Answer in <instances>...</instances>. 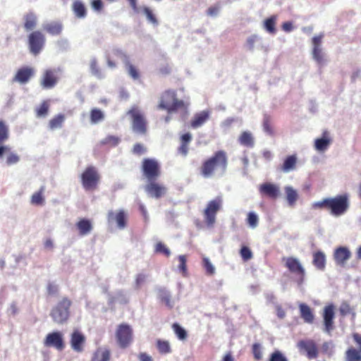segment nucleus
<instances>
[{"label": "nucleus", "instance_id": "nucleus-26", "mask_svg": "<svg viewBox=\"0 0 361 361\" xmlns=\"http://www.w3.org/2000/svg\"><path fill=\"white\" fill-rule=\"evenodd\" d=\"M209 117L208 111H202L196 114L190 122V126L193 128H197L202 126Z\"/></svg>", "mask_w": 361, "mask_h": 361}, {"label": "nucleus", "instance_id": "nucleus-35", "mask_svg": "<svg viewBox=\"0 0 361 361\" xmlns=\"http://www.w3.org/2000/svg\"><path fill=\"white\" fill-rule=\"evenodd\" d=\"M297 163V157L295 154L288 156L281 166V171L287 173L295 169Z\"/></svg>", "mask_w": 361, "mask_h": 361}, {"label": "nucleus", "instance_id": "nucleus-63", "mask_svg": "<svg viewBox=\"0 0 361 361\" xmlns=\"http://www.w3.org/2000/svg\"><path fill=\"white\" fill-rule=\"evenodd\" d=\"M47 290L48 295H54L58 293L59 288L56 284L53 283H49L47 287Z\"/></svg>", "mask_w": 361, "mask_h": 361}, {"label": "nucleus", "instance_id": "nucleus-61", "mask_svg": "<svg viewBox=\"0 0 361 361\" xmlns=\"http://www.w3.org/2000/svg\"><path fill=\"white\" fill-rule=\"evenodd\" d=\"M91 6L96 11H101L103 9L104 4L102 0H92Z\"/></svg>", "mask_w": 361, "mask_h": 361}, {"label": "nucleus", "instance_id": "nucleus-2", "mask_svg": "<svg viewBox=\"0 0 361 361\" xmlns=\"http://www.w3.org/2000/svg\"><path fill=\"white\" fill-rule=\"evenodd\" d=\"M349 207V197L347 194L338 195L334 197L324 198L312 204V208L324 209L334 216L343 215L348 210Z\"/></svg>", "mask_w": 361, "mask_h": 361}, {"label": "nucleus", "instance_id": "nucleus-40", "mask_svg": "<svg viewBox=\"0 0 361 361\" xmlns=\"http://www.w3.org/2000/svg\"><path fill=\"white\" fill-rule=\"evenodd\" d=\"M158 296L161 302L164 303L166 307L170 309L173 307L171 295L168 290L165 288H160L158 292Z\"/></svg>", "mask_w": 361, "mask_h": 361}, {"label": "nucleus", "instance_id": "nucleus-36", "mask_svg": "<svg viewBox=\"0 0 361 361\" xmlns=\"http://www.w3.org/2000/svg\"><path fill=\"white\" fill-rule=\"evenodd\" d=\"M313 264L319 270H324L326 266V257L325 255L321 252L317 251L313 255Z\"/></svg>", "mask_w": 361, "mask_h": 361}, {"label": "nucleus", "instance_id": "nucleus-31", "mask_svg": "<svg viewBox=\"0 0 361 361\" xmlns=\"http://www.w3.org/2000/svg\"><path fill=\"white\" fill-rule=\"evenodd\" d=\"M329 133L327 131L323 133V137L317 138L314 142V147L318 151L326 150L331 143V139L328 137Z\"/></svg>", "mask_w": 361, "mask_h": 361}, {"label": "nucleus", "instance_id": "nucleus-55", "mask_svg": "<svg viewBox=\"0 0 361 361\" xmlns=\"http://www.w3.org/2000/svg\"><path fill=\"white\" fill-rule=\"evenodd\" d=\"M353 308L347 302H343L339 307V312L342 317L350 314L352 312Z\"/></svg>", "mask_w": 361, "mask_h": 361}, {"label": "nucleus", "instance_id": "nucleus-62", "mask_svg": "<svg viewBox=\"0 0 361 361\" xmlns=\"http://www.w3.org/2000/svg\"><path fill=\"white\" fill-rule=\"evenodd\" d=\"M113 54L115 57L122 59L125 63L126 61H128V56L120 49H114L113 51Z\"/></svg>", "mask_w": 361, "mask_h": 361}, {"label": "nucleus", "instance_id": "nucleus-37", "mask_svg": "<svg viewBox=\"0 0 361 361\" xmlns=\"http://www.w3.org/2000/svg\"><path fill=\"white\" fill-rule=\"evenodd\" d=\"M65 116L62 114H59L54 116L49 121V129L53 130L55 129L61 128L65 121Z\"/></svg>", "mask_w": 361, "mask_h": 361}, {"label": "nucleus", "instance_id": "nucleus-14", "mask_svg": "<svg viewBox=\"0 0 361 361\" xmlns=\"http://www.w3.org/2000/svg\"><path fill=\"white\" fill-rule=\"evenodd\" d=\"M59 80V71L56 69H47L42 74L40 85L44 89H51Z\"/></svg>", "mask_w": 361, "mask_h": 361}, {"label": "nucleus", "instance_id": "nucleus-58", "mask_svg": "<svg viewBox=\"0 0 361 361\" xmlns=\"http://www.w3.org/2000/svg\"><path fill=\"white\" fill-rule=\"evenodd\" d=\"M247 223L252 228H255L258 224L257 216L253 212H250L247 215Z\"/></svg>", "mask_w": 361, "mask_h": 361}, {"label": "nucleus", "instance_id": "nucleus-47", "mask_svg": "<svg viewBox=\"0 0 361 361\" xmlns=\"http://www.w3.org/2000/svg\"><path fill=\"white\" fill-rule=\"evenodd\" d=\"M276 20L275 16H271L264 21V27L269 33L274 34L276 31L275 27Z\"/></svg>", "mask_w": 361, "mask_h": 361}, {"label": "nucleus", "instance_id": "nucleus-48", "mask_svg": "<svg viewBox=\"0 0 361 361\" xmlns=\"http://www.w3.org/2000/svg\"><path fill=\"white\" fill-rule=\"evenodd\" d=\"M263 129L269 135H273L274 130L271 126V118L269 115H264L263 118Z\"/></svg>", "mask_w": 361, "mask_h": 361}, {"label": "nucleus", "instance_id": "nucleus-52", "mask_svg": "<svg viewBox=\"0 0 361 361\" xmlns=\"http://www.w3.org/2000/svg\"><path fill=\"white\" fill-rule=\"evenodd\" d=\"M155 252L157 253H161L166 257L171 254L169 249L161 242H158L155 245Z\"/></svg>", "mask_w": 361, "mask_h": 361}, {"label": "nucleus", "instance_id": "nucleus-49", "mask_svg": "<svg viewBox=\"0 0 361 361\" xmlns=\"http://www.w3.org/2000/svg\"><path fill=\"white\" fill-rule=\"evenodd\" d=\"M125 64L130 76L134 80H137L140 78V74L136 67L131 64L129 61H126Z\"/></svg>", "mask_w": 361, "mask_h": 361}, {"label": "nucleus", "instance_id": "nucleus-18", "mask_svg": "<svg viewBox=\"0 0 361 361\" xmlns=\"http://www.w3.org/2000/svg\"><path fill=\"white\" fill-rule=\"evenodd\" d=\"M35 68L30 66H23L18 68L13 78V82L26 84L35 75Z\"/></svg>", "mask_w": 361, "mask_h": 361}, {"label": "nucleus", "instance_id": "nucleus-11", "mask_svg": "<svg viewBox=\"0 0 361 361\" xmlns=\"http://www.w3.org/2000/svg\"><path fill=\"white\" fill-rule=\"evenodd\" d=\"M116 338L120 348H128L133 341V330L127 324H119L116 331Z\"/></svg>", "mask_w": 361, "mask_h": 361}, {"label": "nucleus", "instance_id": "nucleus-13", "mask_svg": "<svg viewBox=\"0 0 361 361\" xmlns=\"http://www.w3.org/2000/svg\"><path fill=\"white\" fill-rule=\"evenodd\" d=\"M44 345L46 347H53L57 350L62 351L65 348L63 334L60 331H54L47 335Z\"/></svg>", "mask_w": 361, "mask_h": 361}, {"label": "nucleus", "instance_id": "nucleus-21", "mask_svg": "<svg viewBox=\"0 0 361 361\" xmlns=\"http://www.w3.org/2000/svg\"><path fill=\"white\" fill-rule=\"evenodd\" d=\"M259 193L262 196L275 200L280 195V189L278 185L271 183H264L259 185Z\"/></svg>", "mask_w": 361, "mask_h": 361}, {"label": "nucleus", "instance_id": "nucleus-19", "mask_svg": "<svg viewBox=\"0 0 361 361\" xmlns=\"http://www.w3.org/2000/svg\"><path fill=\"white\" fill-rule=\"evenodd\" d=\"M166 188L155 180L149 181L145 185V191L149 195L156 199L163 197L166 193Z\"/></svg>", "mask_w": 361, "mask_h": 361}, {"label": "nucleus", "instance_id": "nucleus-54", "mask_svg": "<svg viewBox=\"0 0 361 361\" xmlns=\"http://www.w3.org/2000/svg\"><path fill=\"white\" fill-rule=\"evenodd\" d=\"M203 267L206 270V273L208 275H213L215 273V268L207 257H204L202 259Z\"/></svg>", "mask_w": 361, "mask_h": 361}, {"label": "nucleus", "instance_id": "nucleus-5", "mask_svg": "<svg viewBox=\"0 0 361 361\" xmlns=\"http://www.w3.org/2000/svg\"><path fill=\"white\" fill-rule=\"evenodd\" d=\"M100 178L101 177L97 169L93 166L86 167L80 175L82 188L86 191L97 190Z\"/></svg>", "mask_w": 361, "mask_h": 361}, {"label": "nucleus", "instance_id": "nucleus-23", "mask_svg": "<svg viewBox=\"0 0 361 361\" xmlns=\"http://www.w3.org/2000/svg\"><path fill=\"white\" fill-rule=\"evenodd\" d=\"M4 153L8 154L6 161L7 165H13L20 161V157L16 153L11 152V148L8 145H0V158L2 157Z\"/></svg>", "mask_w": 361, "mask_h": 361}, {"label": "nucleus", "instance_id": "nucleus-16", "mask_svg": "<svg viewBox=\"0 0 361 361\" xmlns=\"http://www.w3.org/2000/svg\"><path fill=\"white\" fill-rule=\"evenodd\" d=\"M353 338L358 345L360 350L353 347L349 348L345 353V361H361V334L354 333Z\"/></svg>", "mask_w": 361, "mask_h": 361}, {"label": "nucleus", "instance_id": "nucleus-28", "mask_svg": "<svg viewBox=\"0 0 361 361\" xmlns=\"http://www.w3.org/2000/svg\"><path fill=\"white\" fill-rule=\"evenodd\" d=\"M111 351L107 348H97L92 355L91 361H109Z\"/></svg>", "mask_w": 361, "mask_h": 361}, {"label": "nucleus", "instance_id": "nucleus-56", "mask_svg": "<svg viewBox=\"0 0 361 361\" xmlns=\"http://www.w3.org/2000/svg\"><path fill=\"white\" fill-rule=\"evenodd\" d=\"M240 253L244 261H247L252 257V253L250 249L247 246H243L240 249Z\"/></svg>", "mask_w": 361, "mask_h": 361}, {"label": "nucleus", "instance_id": "nucleus-24", "mask_svg": "<svg viewBox=\"0 0 361 361\" xmlns=\"http://www.w3.org/2000/svg\"><path fill=\"white\" fill-rule=\"evenodd\" d=\"M108 217L109 221L115 220L119 228L123 229L126 226L127 215L123 210H120L116 214L110 212L108 214Z\"/></svg>", "mask_w": 361, "mask_h": 361}, {"label": "nucleus", "instance_id": "nucleus-44", "mask_svg": "<svg viewBox=\"0 0 361 361\" xmlns=\"http://www.w3.org/2000/svg\"><path fill=\"white\" fill-rule=\"evenodd\" d=\"M49 104L47 101H44L40 106L36 109L37 117H45L49 112Z\"/></svg>", "mask_w": 361, "mask_h": 361}, {"label": "nucleus", "instance_id": "nucleus-51", "mask_svg": "<svg viewBox=\"0 0 361 361\" xmlns=\"http://www.w3.org/2000/svg\"><path fill=\"white\" fill-rule=\"evenodd\" d=\"M142 11L145 14L147 20L152 23L153 25H158V20L155 16L154 15L152 11L148 8V7H143Z\"/></svg>", "mask_w": 361, "mask_h": 361}, {"label": "nucleus", "instance_id": "nucleus-32", "mask_svg": "<svg viewBox=\"0 0 361 361\" xmlns=\"http://www.w3.org/2000/svg\"><path fill=\"white\" fill-rule=\"evenodd\" d=\"M76 227L80 235H86L90 233L92 229V225L90 220L86 219H80L77 224Z\"/></svg>", "mask_w": 361, "mask_h": 361}, {"label": "nucleus", "instance_id": "nucleus-53", "mask_svg": "<svg viewBox=\"0 0 361 361\" xmlns=\"http://www.w3.org/2000/svg\"><path fill=\"white\" fill-rule=\"evenodd\" d=\"M252 353L253 354L255 360H261L262 358L261 345L258 343H255L252 345Z\"/></svg>", "mask_w": 361, "mask_h": 361}, {"label": "nucleus", "instance_id": "nucleus-59", "mask_svg": "<svg viewBox=\"0 0 361 361\" xmlns=\"http://www.w3.org/2000/svg\"><path fill=\"white\" fill-rule=\"evenodd\" d=\"M132 152L135 154L141 155L146 152V148L144 147L143 145L140 143H136L134 145Z\"/></svg>", "mask_w": 361, "mask_h": 361}, {"label": "nucleus", "instance_id": "nucleus-34", "mask_svg": "<svg viewBox=\"0 0 361 361\" xmlns=\"http://www.w3.org/2000/svg\"><path fill=\"white\" fill-rule=\"evenodd\" d=\"M37 23V18L36 15L30 12L24 16V28L27 31L32 30L35 28Z\"/></svg>", "mask_w": 361, "mask_h": 361}, {"label": "nucleus", "instance_id": "nucleus-38", "mask_svg": "<svg viewBox=\"0 0 361 361\" xmlns=\"http://www.w3.org/2000/svg\"><path fill=\"white\" fill-rule=\"evenodd\" d=\"M105 118L104 113L99 109L93 108L90 112V122L93 124L102 121Z\"/></svg>", "mask_w": 361, "mask_h": 361}, {"label": "nucleus", "instance_id": "nucleus-43", "mask_svg": "<svg viewBox=\"0 0 361 361\" xmlns=\"http://www.w3.org/2000/svg\"><path fill=\"white\" fill-rule=\"evenodd\" d=\"M157 348L161 354H168L171 352L169 342L167 341L158 339L157 341Z\"/></svg>", "mask_w": 361, "mask_h": 361}, {"label": "nucleus", "instance_id": "nucleus-57", "mask_svg": "<svg viewBox=\"0 0 361 361\" xmlns=\"http://www.w3.org/2000/svg\"><path fill=\"white\" fill-rule=\"evenodd\" d=\"M179 265L178 268L180 271L183 273V275H185L187 273V265H186V256L185 255H180L178 257Z\"/></svg>", "mask_w": 361, "mask_h": 361}, {"label": "nucleus", "instance_id": "nucleus-45", "mask_svg": "<svg viewBox=\"0 0 361 361\" xmlns=\"http://www.w3.org/2000/svg\"><path fill=\"white\" fill-rule=\"evenodd\" d=\"M120 142V138L114 135H108L103 139L100 144L102 145H109L111 147H116Z\"/></svg>", "mask_w": 361, "mask_h": 361}, {"label": "nucleus", "instance_id": "nucleus-10", "mask_svg": "<svg viewBox=\"0 0 361 361\" xmlns=\"http://www.w3.org/2000/svg\"><path fill=\"white\" fill-rule=\"evenodd\" d=\"M30 51L35 56L39 54L43 49L46 38L39 30L32 31L27 37Z\"/></svg>", "mask_w": 361, "mask_h": 361}, {"label": "nucleus", "instance_id": "nucleus-20", "mask_svg": "<svg viewBox=\"0 0 361 361\" xmlns=\"http://www.w3.org/2000/svg\"><path fill=\"white\" fill-rule=\"evenodd\" d=\"M85 341V336L78 330L73 331L71 335V346L77 353H82L83 351Z\"/></svg>", "mask_w": 361, "mask_h": 361}, {"label": "nucleus", "instance_id": "nucleus-30", "mask_svg": "<svg viewBox=\"0 0 361 361\" xmlns=\"http://www.w3.org/2000/svg\"><path fill=\"white\" fill-rule=\"evenodd\" d=\"M300 316L303 320L308 324H312L314 317L311 308L306 304L302 303L299 305Z\"/></svg>", "mask_w": 361, "mask_h": 361}, {"label": "nucleus", "instance_id": "nucleus-6", "mask_svg": "<svg viewBox=\"0 0 361 361\" xmlns=\"http://www.w3.org/2000/svg\"><path fill=\"white\" fill-rule=\"evenodd\" d=\"M72 302L66 297L63 298L57 305L53 307L50 316L53 321L57 324L66 322L70 317V307Z\"/></svg>", "mask_w": 361, "mask_h": 361}, {"label": "nucleus", "instance_id": "nucleus-42", "mask_svg": "<svg viewBox=\"0 0 361 361\" xmlns=\"http://www.w3.org/2000/svg\"><path fill=\"white\" fill-rule=\"evenodd\" d=\"M9 138V129L5 121L0 120V145Z\"/></svg>", "mask_w": 361, "mask_h": 361}, {"label": "nucleus", "instance_id": "nucleus-17", "mask_svg": "<svg viewBox=\"0 0 361 361\" xmlns=\"http://www.w3.org/2000/svg\"><path fill=\"white\" fill-rule=\"evenodd\" d=\"M334 309L335 307L333 304L328 305L324 307L322 314L324 330L329 334L334 329Z\"/></svg>", "mask_w": 361, "mask_h": 361}, {"label": "nucleus", "instance_id": "nucleus-64", "mask_svg": "<svg viewBox=\"0 0 361 361\" xmlns=\"http://www.w3.org/2000/svg\"><path fill=\"white\" fill-rule=\"evenodd\" d=\"M146 276L142 274H139L137 275L135 279V285L137 288H140L142 284H143L145 281Z\"/></svg>", "mask_w": 361, "mask_h": 361}, {"label": "nucleus", "instance_id": "nucleus-25", "mask_svg": "<svg viewBox=\"0 0 361 361\" xmlns=\"http://www.w3.org/2000/svg\"><path fill=\"white\" fill-rule=\"evenodd\" d=\"M43 29L51 35H59L63 30V24L59 21H52L44 24Z\"/></svg>", "mask_w": 361, "mask_h": 361}, {"label": "nucleus", "instance_id": "nucleus-7", "mask_svg": "<svg viewBox=\"0 0 361 361\" xmlns=\"http://www.w3.org/2000/svg\"><path fill=\"white\" fill-rule=\"evenodd\" d=\"M285 267L294 276V280L298 286H302L305 279V269L301 262L295 257H283Z\"/></svg>", "mask_w": 361, "mask_h": 361}, {"label": "nucleus", "instance_id": "nucleus-29", "mask_svg": "<svg viewBox=\"0 0 361 361\" xmlns=\"http://www.w3.org/2000/svg\"><path fill=\"white\" fill-rule=\"evenodd\" d=\"M192 140V135L190 133H186L180 137V145L178 151L183 156H186L189 150V144Z\"/></svg>", "mask_w": 361, "mask_h": 361}, {"label": "nucleus", "instance_id": "nucleus-15", "mask_svg": "<svg viewBox=\"0 0 361 361\" xmlns=\"http://www.w3.org/2000/svg\"><path fill=\"white\" fill-rule=\"evenodd\" d=\"M298 347L300 350L306 353L307 357L310 360L315 359L319 355V349L313 340L300 341Z\"/></svg>", "mask_w": 361, "mask_h": 361}, {"label": "nucleus", "instance_id": "nucleus-12", "mask_svg": "<svg viewBox=\"0 0 361 361\" xmlns=\"http://www.w3.org/2000/svg\"><path fill=\"white\" fill-rule=\"evenodd\" d=\"M324 37L323 33H320L318 35H315L312 39V57L317 63L322 65L324 63V54L322 47V40Z\"/></svg>", "mask_w": 361, "mask_h": 361}, {"label": "nucleus", "instance_id": "nucleus-3", "mask_svg": "<svg viewBox=\"0 0 361 361\" xmlns=\"http://www.w3.org/2000/svg\"><path fill=\"white\" fill-rule=\"evenodd\" d=\"M157 108L170 114L178 110L186 111L187 106L183 100L178 99L175 90H167L161 94Z\"/></svg>", "mask_w": 361, "mask_h": 361}, {"label": "nucleus", "instance_id": "nucleus-22", "mask_svg": "<svg viewBox=\"0 0 361 361\" xmlns=\"http://www.w3.org/2000/svg\"><path fill=\"white\" fill-rule=\"evenodd\" d=\"M334 257L337 264L344 266L350 258L351 252L347 247H340L334 251Z\"/></svg>", "mask_w": 361, "mask_h": 361}, {"label": "nucleus", "instance_id": "nucleus-4", "mask_svg": "<svg viewBox=\"0 0 361 361\" xmlns=\"http://www.w3.org/2000/svg\"><path fill=\"white\" fill-rule=\"evenodd\" d=\"M131 118V127L133 132L145 135L147 133V121L137 106H133L127 112Z\"/></svg>", "mask_w": 361, "mask_h": 361}, {"label": "nucleus", "instance_id": "nucleus-50", "mask_svg": "<svg viewBox=\"0 0 361 361\" xmlns=\"http://www.w3.org/2000/svg\"><path fill=\"white\" fill-rule=\"evenodd\" d=\"M269 361H288L287 357L279 350H274L269 356Z\"/></svg>", "mask_w": 361, "mask_h": 361}, {"label": "nucleus", "instance_id": "nucleus-27", "mask_svg": "<svg viewBox=\"0 0 361 361\" xmlns=\"http://www.w3.org/2000/svg\"><path fill=\"white\" fill-rule=\"evenodd\" d=\"M238 142L247 148H252L255 146V138L250 131H243L238 137Z\"/></svg>", "mask_w": 361, "mask_h": 361}, {"label": "nucleus", "instance_id": "nucleus-1", "mask_svg": "<svg viewBox=\"0 0 361 361\" xmlns=\"http://www.w3.org/2000/svg\"><path fill=\"white\" fill-rule=\"evenodd\" d=\"M228 164V158L226 152L218 150L202 161L200 167V173L205 178H212L216 174L224 175L227 170Z\"/></svg>", "mask_w": 361, "mask_h": 361}, {"label": "nucleus", "instance_id": "nucleus-39", "mask_svg": "<svg viewBox=\"0 0 361 361\" xmlns=\"http://www.w3.org/2000/svg\"><path fill=\"white\" fill-rule=\"evenodd\" d=\"M45 190L44 186H42L39 190L35 192L30 200V202L33 205H42L44 202V192Z\"/></svg>", "mask_w": 361, "mask_h": 361}, {"label": "nucleus", "instance_id": "nucleus-60", "mask_svg": "<svg viewBox=\"0 0 361 361\" xmlns=\"http://www.w3.org/2000/svg\"><path fill=\"white\" fill-rule=\"evenodd\" d=\"M90 69L92 73L95 75H99L101 73L97 61L95 59H92L90 61Z\"/></svg>", "mask_w": 361, "mask_h": 361}, {"label": "nucleus", "instance_id": "nucleus-8", "mask_svg": "<svg viewBox=\"0 0 361 361\" xmlns=\"http://www.w3.org/2000/svg\"><path fill=\"white\" fill-rule=\"evenodd\" d=\"M142 171L148 181L156 180L161 175L160 164L155 159H144L142 162Z\"/></svg>", "mask_w": 361, "mask_h": 361}, {"label": "nucleus", "instance_id": "nucleus-33", "mask_svg": "<svg viewBox=\"0 0 361 361\" xmlns=\"http://www.w3.org/2000/svg\"><path fill=\"white\" fill-rule=\"evenodd\" d=\"M72 9L75 16L78 18H84L87 15L85 6L80 0L73 1Z\"/></svg>", "mask_w": 361, "mask_h": 361}, {"label": "nucleus", "instance_id": "nucleus-46", "mask_svg": "<svg viewBox=\"0 0 361 361\" xmlns=\"http://www.w3.org/2000/svg\"><path fill=\"white\" fill-rule=\"evenodd\" d=\"M172 329L174 331V333L176 334V335L177 336V337L180 339V340H185L187 336H188V334H187V332L186 331L182 328L177 323H174L173 325H172Z\"/></svg>", "mask_w": 361, "mask_h": 361}, {"label": "nucleus", "instance_id": "nucleus-9", "mask_svg": "<svg viewBox=\"0 0 361 361\" xmlns=\"http://www.w3.org/2000/svg\"><path fill=\"white\" fill-rule=\"evenodd\" d=\"M222 200L217 197L208 202L203 212L204 222L208 227H212L216 222V216L221 209Z\"/></svg>", "mask_w": 361, "mask_h": 361}, {"label": "nucleus", "instance_id": "nucleus-41", "mask_svg": "<svg viewBox=\"0 0 361 361\" xmlns=\"http://www.w3.org/2000/svg\"><path fill=\"white\" fill-rule=\"evenodd\" d=\"M286 199L289 205L293 206L298 198V192L291 186H286L285 188Z\"/></svg>", "mask_w": 361, "mask_h": 361}]
</instances>
